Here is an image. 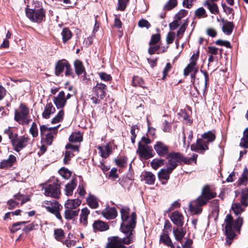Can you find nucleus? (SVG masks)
I'll return each instance as SVG.
<instances>
[{"label": "nucleus", "instance_id": "nucleus-1", "mask_svg": "<svg viewBox=\"0 0 248 248\" xmlns=\"http://www.w3.org/2000/svg\"><path fill=\"white\" fill-rule=\"evenodd\" d=\"M120 212L122 220L121 230L125 236L123 238L117 236L109 237L106 248H126L124 244L129 245L135 240L134 228L136 224V213H130L128 207L122 208Z\"/></svg>", "mask_w": 248, "mask_h": 248}, {"label": "nucleus", "instance_id": "nucleus-2", "mask_svg": "<svg viewBox=\"0 0 248 248\" xmlns=\"http://www.w3.org/2000/svg\"><path fill=\"white\" fill-rule=\"evenodd\" d=\"M243 223V219L241 217H236L233 218L231 214H228L224 219V229L226 235V243L228 245L232 244L235 234V232H239Z\"/></svg>", "mask_w": 248, "mask_h": 248}, {"label": "nucleus", "instance_id": "nucleus-3", "mask_svg": "<svg viewBox=\"0 0 248 248\" xmlns=\"http://www.w3.org/2000/svg\"><path fill=\"white\" fill-rule=\"evenodd\" d=\"M216 196L217 193L211 190L209 186H205L202 188L201 195L190 203L189 208L191 212L195 214L201 213L202 207L206 204L209 200Z\"/></svg>", "mask_w": 248, "mask_h": 248}, {"label": "nucleus", "instance_id": "nucleus-4", "mask_svg": "<svg viewBox=\"0 0 248 248\" xmlns=\"http://www.w3.org/2000/svg\"><path fill=\"white\" fill-rule=\"evenodd\" d=\"M197 156V154H194L191 157L187 158L179 153H170L167 157L168 163L166 164V167L173 170L178 166L179 163L184 162L185 164H189L192 162H196Z\"/></svg>", "mask_w": 248, "mask_h": 248}, {"label": "nucleus", "instance_id": "nucleus-5", "mask_svg": "<svg viewBox=\"0 0 248 248\" xmlns=\"http://www.w3.org/2000/svg\"><path fill=\"white\" fill-rule=\"evenodd\" d=\"M202 139L197 140L196 144L191 145V149L192 151L202 153L208 149L209 143L213 142L216 139L215 134L212 131L204 133L202 135Z\"/></svg>", "mask_w": 248, "mask_h": 248}, {"label": "nucleus", "instance_id": "nucleus-6", "mask_svg": "<svg viewBox=\"0 0 248 248\" xmlns=\"http://www.w3.org/2000/svg\"><path fill=\"white\" fill-rule=\"evenodd\" d=\"M26 14L31 21L41 22L45 17V11L42 7L39 1H33L31 7L26 8Z\"/></svg>", "mask_w": 248, "mask_h": 248}, {"label": "nucleus", "instance_id": "nucleus-7", "mask_svg": "<svg viewBox=\"0 0 248 248\" xmlns=\"http://www.w3.org/2000/svg\"><path fill=\"white\" fill-rule=\"evenodd\" d=\"M248 188L244 189L241 193V203L234 202L232 204V209L236 217H240L239 216L245 210V208L248 205Z\"/></svg>", "mask_w": 248, "mask_h": 248}, {"label": "nucleus", "instance_id": "nucleus-8", "mask_svg": "<svg viewBox=\"0 0 248 248\" xmlns=\"http://www.w3.org/2000/svg\"><path fill=\"white\" fill-rule=\"evenodd\" d=\"M58 126L54 127H48L45 125L40 126V134L43 141L47 145H51L53 141L54 136L57 133Z\"/></svg>", "mask_w": 248, "mask_h": 248}, {"label": "nucleus", "instance_id": "nucleus-9", "mask_svg": "<svg viewBox=\"0 0 248 248\" xmlns=\"http://www.w3.org/2000/svg\"><path fill=\"white\" fill-rule=\"evenodd\" d=\"M42 206L45 208L47 211L54 214L58 219L61 220L62 219L60 211L62 210V206L59 204L58 202L55 201H46L43 202Z\"/></svg>", "mask_w": 248, "mask_h": 248}, {"label": "nucleus", "instance_id": "nucleus-10", "mask_svg": "<svg viewBox=\"0 0 248 248\" xmlns=\"http://www.w3.org/2000/svg\"><path fill=\"white\" fill-rule=\"evenodd\" d=\"M29 115V109L23 104H21L15 113V120L20 124H23L26 122V117Z\"/></svg>", "mask_w": 248, "mask_h": 248}, {"label": "nucleus", "instance_id": "nucleus-11", "mask_svg": "<svg viewBox=\"0 0 248 248\" xmlns=\"http://www.w3.org/2000/svg\"><path fill=\"white\" fill-rule=\"evenodd\" d=\"M137 153L142 160H146L154 156L152 147L148 145L139 143Z\"/></svg>", "mask_w": 248, "mask_h": 248}, {"label": "nucleus", "instance_id": "nucleus-12", "mask_svg": "<svg viewBox=\"0 0 248 248\" xmlns=\"http://www.w3.org/2000/svg\"><path fill=\"white\" fill-rule=\"evenodd\" d=\"M30 139L27 136H22L18 137V135L16 137L15 140L12 143L14 150L19 152L24 148L26 147L29 144Z\"/></svg>", "mask_w": 248, "mask_h": 248}, {"label": "nucleus", "instance_id": "nucleus-13", "mask_svg": "<svg viewBox=\"0 0 248 248\" xmlns=\"http://www.w3.org/2000/svg\"><path fill=\"white\" fill-rule=\"evenodd\" d=\"M44 194L48 197L59 199L61 191L60 186L56 184L47 185L43 187Z\"/></svg>", "mask_w": 248, "mask_h": 248}, {"label": "nucleus", "instance_id": "nucleus-14", "mask_svg": "<svg viewBox=\"0 0 248 248\" xmlns=\"http://www.w3.org/2000/svg\"><path fill=\"white\" fill-rule=\"evenodd\" d=\"M199 58V52L196 54H193L190 58V62L187 66L185 68L184 75L187 76L190 73L198 72V67L197 64V61Z\"/></svg>", "mask_w": 248, "mask_h": 248}, {"label": "nucleus", "instance_id": "nucleus-15", "mask_svg": "<svg viewBox=\"0 0 248 248\" xmlns=\"http://www.w3.org/2000/svg\"><path fill=\"white\" fill-rule=\"evenodd\" d=\"M154 149L160 156H165L169 153V147L161 141H157L154 145Z\"/></svg>", "mask_w": 248, "mask_h": 248}, {"label": "nucleus", "instance_id": "nucleus-16", "mask_svg": "<svg viewBox=\"0 0 248 248\" xmlns=\"http://www.w3.org/2000/svg\"><path fill=\"white\" fill-rule=\"evenodd\" d=\"M53 102L57 108H63L66 103L64 92L63 91L59 92L58 95L54 98Z\"/></svg>", "mask_w": 248, "mask_h": 248}, {"label": "nucleus", "instance_id": "nucleus-17", "mask_svg": "<svg viewBox=\"0 0 248 248\" xmlns=\"http://www.w3.org/2000/svg\"><path fill=\"white\" fill-rule=\"evenodd\" d=\"M106 89V85L102 83H97L96 85L93 88V91L98 98L102 99L105 97Z\"/></svg>", "mask_w": 248, "mask_h": 248}, {"label": "nucleus", "instance_id": "nucleus-18", "mask_svg": "<svg viewBox=\"0 0 248 248\" xmlns=\"http://www.w3.org/2000/svg\"><path fill=\"white\" fill-rule=\"evenodd\" d=\"M81 203V201L78 199H68L64 203V208L70 209L77 210L78 209V207L80 205Z\"/></svg>", "mask_w": 248, "mask_h": 248}, {"label": "nucleus", "instance_id": "nucleus-19", "mask_svg": "<svg viewBox=\"0 0 248 248\" xmlns=\"http://www.w3.org/2000/svg\"><path fill=\"white\" fill-rule=\"evenodd\" d=\"M102 215L108 219H112L117 216V211L114 207H107L102 212Z\"/></svg>", "mask_w": 248, "mask_h": 248}, {"label": "nucleus", "instance_id": "nucleus-20", "mask_svg": "<svg viewBox=\"0 0 248 248\" xmlns=\"http://www.w3.org/2000/svg\"><path fill=\"white\" fill-rule=\"evenodd\" d=\"M170 219L175 225L178 226L183 225V216L178 211H175L171 215Z\"/></svg>", "mask_w": 248, "mask_h": 248}, {"label": "nucleus", "instance_id": "nucleus-21", "mask_svg": "<svg viewBox=\"0 0 248 248\" xmlns=\"http://www.w3.org/2000/svg\"><path fill=\"white\" fill-rule=\"evenodd\" d=\"M68 62L65 60L58 61L55 65V74L57 76H59L66 68Z\"/></svg>", "mask_w": 248, "mask_h": 248}, {"label": "nucleus", "instance_id": "nucleus-22", "mask_svg": "<svg viewBox=\"0 0 248 248\" xmlns=\"http://www.w3.org/2000/svg\"><path fill=\"white\" fill-rule=\"evenodd\" d=\"M16 160V158L15 155H10L8 159L3 160L0 163V169L11 167Z\"/></svg>", "mask_w": 248, "mask_h": 248}, {"label": "nucleus", "instance_id": "nucleus-23", "mask_svg": "<svg viewBox=\"0 0 248 248\" xmlns=\"http://www.w3.org/2000/svg\"><path fill=\"white\" fill-rule=\"evenodd\" d=\"M55 111V108L53 107L52 103H47L46 105L44 110L43 112L42 116L44 118L48 119L50 115Z\"/></svg>", "mask_w": 248, "mask_h": 248}, {"label": "nucleus", "instance_id": "nucleus-24", "mask_svg": "<svg viewBox=\"0 0 248 248\" xmlns=\"http://www.w3.org/2000/svg\"><path fill=\"white\" fill-rule=\"evenodd\" d=\"M98 149L99 150L101 156L103 158H107L111 153V145L110 143H108L105 146H99Z\"/></svg>", "mask_w": 248, "mask_h": 248}, {"label": "nucleus", "instance_id": "nucleus-25", "mask_svg": "<svg viewBox=\"0 0 248 248\" xmlns=\"http://www.w3.org/2000/svg\"><path fill=\"white\" fill-rule=\"evenodd\" d=\"M203 6L207 7L212 14L214 15H217L218 14L219 9L217 5L215 3V2L206 0L203 3Z\"/></svg>", "mask_w": 248, "mask_h": 248}, {"label": "nucleus", "instance_id": "nucleus-26", "mask_svg": "<svg viewBox=\"0 0 248 248\" xmlns=\"http://www.w3.org/2000/svg\"><path fill=\"white\" fill-rule=\"evenodd\" d=\"M86 202L88 206L92 209H96L99 206L97 198L91 194L86 198Z\"/></svg>", "mask_w": 248, "mask_h": 248}, {"label": "nucleus", "instance_id": "nucleus-27", "mask_svg": "<svg viewBox=\"0 0 248 248\" xmlns=\"http://www.w3.org/2000/svg\"><path fill=\"white\" fill-rule=\"evenodd\" d=\"M142 179L149 185H153L155 180V175L151 172L145 171L142 173Z\"/></svg>", "mask_w": 248, "mask_h": 248}, {"label": "nucleus", "instance_id": "nucleus-28", "mask_svg": "<svg viewBox=\"0 0 248 248\" xmlns=\"http://www.w3.org/2000/svg\"><path fill=\"white\" fill-rule=\"evenodd\" d=\"M79 212V209L77 210L65 208L64 217L67 220H72L77 217Z\"/></svg>", "mask_w": 248, "mask_h": 248}, {"label": "nucleus", "instance_id": "nucleus-29", "mask_svg": "<svg viewBox=\"0 0 248 248\" xmlns=\"http://www.w3.org/2000/svg\"><path fill=\"white\" fill-rule=\"evenodd\" d=\"M77 185V181L75 179H73L69 183L66 184L65 188V194L68 196L72 195Z\"/></svg>", "mask_w": 248, "mask_h": 248}, {"label": "nucleus", "instance_id": "nucleus-30", "mask_svg": "<svg viewBox=\"0 0 248 248\" xmlns=\"http://www.w3.org/2000/svg\"><path fill=\"white\" fill-rule=\"evenodd\" d=\"M172 171V170L168 167H166V169H161L158 173L159 179L168 181L170 178V174Z\"/></svg>", "mask_w": 248, "mask_h": 248}, {"label": "nucleus", "instance_id": "nucleus-31", "mask_svg": "<svg viewBox=\"0 0 248 248\" xmlns=\"http://www.w3.org/2000/svg\"><path fill=\"white\" fill-rule=\"evenodd\" d=\"M93 227L94 230L100 231H105L108 229V225L105 222L100 220L95 221L93 224Z\"/></svg>", "mask_w": 248, "mask_h": 248}, {"label": "nucleus", "instance_id": "nucleus-32", "mask_svg": "<svg viewBox=\"0 0 248 248\" xmlns=\"http://www.w3.org/2000/svg\"><path fill=\"white\" fill-rule=\"evenodd\" d=\"M90 213V211L87 207L83 208L81 210L80 221L84 225L87 224L88 216Z\"/></svg>", "mask_w": 248, "mask_h": 248}, {"label": "nucleus", "instance_id": "nucleus-33", "mask_svg": "<svg viewBox=\"0 0 248 248\" xmlns=\"http://www.w3.org/2000/svg\"><path fill=\"white\" fill-rule=\"evenodd\" d=\"M233 28L234 25L232 22L226 21L224 23L222 29L225 34L230 35L232 33Z\"/></svg>", "mask_w": 248, "mask_h": 248}, {"label": "nucleus", "instance_id": "nucleus-34", "mask_svg": "<svg viewBox=\"0 0 248 248\" xmlns=\"http://www.w3.org/2000/svg\"><path fill=\"white\" fill-rule=\"evenodd\" d=\"M239 145L244 148H248V128L244 131L243 136L240 140Z\"/></svg>", "mask_w": 248, "mask_h": 248}, {"label": "nucleus", "instance_id": "nucleus-35", "mask_svg": "<svg viewBox=\"0 0 248 248\" xmlns=\"http://www.w3.org/2000/svg\"><path fill=\"white\" fill-rule=\"evenodd\" d=\"M173 233L177 241H180L185 235L186 232L183 228L178 229L174 228L173 229Z\"/></svg>", "mask_w": 248, "mask_h": 248}, {"label": "nucleus", "instance_id": "nucleus-36", "mask_svg": "<svg viewBox=\"0 0 248 248\" xmlns=\"http://www.w3.org/2000/svg\"><path fill=\"white\" fill-rule=\"evenodd\" d=\"M61 35L62 36V42L65 43L72 37V34L70 30L66 28L63 29Z\"/></svg>", "mask_w": 248, "mask_h": 248}, {"label": "nucleus", "instance_id": "nucleus-37", "mask_svg": "<svg viewBox=\"0 0 248 248\" xmlns=\"http://www.w3.org/2000/svg\"><path fill=\"white\" fill-rule=\"evenodd\" d=\"M74 67L76 74L79 75L85 72L84 67L82 62L79 60H76L74 62Z\"/></svg>", "mask_w": 248, "mask_h": 248}, {"label": "nucleus", "instance_id": "nucleus-38", "mask_svg": "<svg viewBox=\"0 0 248 248\" xmlns=\"http://www.w3.org/2000/svg\"><path fill=\"white\" fill-rule=\"evenodd\" d=\"M248 170L246 168L241 175V176L239 178L238 181V184L239 185H245L248 182Z\"/></svg>", "mask_w": 248, "mask_h": 248}, {"label": "nucleus", "instance_id": "nucleus-39", "mask_svg": "<svg viewBox=\"0 0 248 248\" xmlns=\"http://www.w3.org/2000/svg\"><path fill=\"white\" fill-rule=\"evenodd\" d=\"M195 16L198 18H203L206 17L208 15L206 10L203 7L197 9L194 13Z\"/></svg>", "mask_w": 248, "mask_h": 248}, {"label": "nucleus", "instance_id": "nucleus-40", "mask_svg": "<svg viewBox=\"0 0 248 248\" xmlns=\"http://www.w3.org/2000/svg\"><path fill=\"white\" fill-rule=\"evenodd\" d=\"M127 158L125 156H120L115 158L114 161L116 165L121 168L125 167L127 164Z\"/></svg>", "mask_w": 248, "mask_h": 248}, {"label": "nucleus", "instance_id": "nucleus-41", "mask_svg": "<svg viewBox=\"0 0 248 248\" xmlns=\"http://www.w3.org/2000/svg\"><path fill=\"white\" fill-rule=\"evenodd\" d=\"M132 84L133 86L137 87L139 86L142 88H145L144 82L143 79L138 76H135L133 78Z\"/></svg>", "mask_w": 248, "mask_h": 248}, {"label": "nucleus", "instance_id": "nucleus-42", "mask_svg": "<svg viewBox=\"0 0 248 248\" xmlns=\"http://www.w3.org/2000/svg\"><path fill=\"white\" fill-rule=\"evenodd\" d=\"M165 160L162 159H154L151 162V165L154 170L157 169L159 167L164 164Z\"/></svg>", "mask_w": 248, "mask_h": 248}, {"label": "nucleus", "instance_id": "nucleus-43", "mask_svg": "<svg viewBox=\"0 0 248 248\" xmlns=\"http://www.w3.org/2000/svg\"><path fill=\"white\" fill-rule=\"evenodd\" d=\"M69 141L73 142H80L82 140V136L79 132L72 133L69 138Z\"/></svg>", "mask_w": 248, "mask_h": 248}, {"label": "nucleus", "instance_id": "nucleus-44", "mask_svg": "<svg viewBox=\"0 0 248 248\" xmlns=\"http://www.w3.org/2000/svg\"><path fill=\"white\" fill-rule=\"evenodd\" d=\"M183 144L184 146H186L187 147H189L190 143L193 138V132L191 130H189L187 132V142L186 143V135L185 132H183Z\"/></svg>", "mask_w": 248, "mask_h": 248}, {"label": "nucleus", "instance_id": "nucleus-45", "mask_svg": "<svg viewBox=\"0 0 248 248\" xmlns=\"http://www.w3.org/2000/svg\"><path fill=\"white\" fill-rule=\"evenodd\" d=\"M14 199L18 202H20L21 205L23 204L24 203L29 201L30 200V199L27 197L20 193L15 195L14 196Z\"/></svg>", "mask_w": 248, "mask_h": 248}, {"label": "nucleus", "instance_id": "nucleus-46", "mask_svg": "<svg viewBox=\"0 0 248 248\" xmlns=\"http://www.w3.org/2000/svg\"><path fill=\"white\" fill-rule=\"evenodd\" d=\"M4 133L8 135L9 139L11 140L12 143L13 140H15L16 137L17 136V134H14L13 133L12 128L10 127L4 130Z\"/></svg>", "mask_w": 248, "mask_h": 248}, {"label": "nucleus", "instance_id": "nucleus-47", "mask_svg": "<svg viewBox=\"0 0 248 248\" xmlns=\"http://www.w3.org/2000/svg\"><path fill=\"white\" fill-rule=\"evenodd\" d=\"M177 4V0H170L164 5V9L165 10H170L174 8Z\"/></svg>", "mask_w": 248, "mask_h": 248}, {"label": "nucleus", "instance_id": "nucleus-48", "mask_svg": "<svg viewBox=\"0 0 248 248\" xmlns=\"http://www.w3.org/2000/svg\"><path fill=\"white\" fill-rule=\"evenodd\" d=\"M30 133L32 135L33 138L37 137L38 135V130L37 128V126L35 122H33L30 129H29Z\"/></svg>", "mask_w": 248, "mask_h": 248}, {"label": "nucleus", "instance_id": "nucleus-49", "mask_svg": "<svg viewBox=\"0 0 248 248\" xmlns=\"http://www.w3.org/2000/svg\"><path fill=\"white\" fill-rule=\"evenodd\" d=\"M59 172L60 174L65 179H69L71 175V172L65 168L61 169Z\"/></svg>", "mask_w": 248, "mask_h": 248}, {"label": "nucleus", "instance_id": "nucleus-50", "mask_svg": "<svg viewBox=\"0 0 248 248\" xmlns=\"http://www.w3.org/2000/svg\"><path fill=\"white\" fill-rule=\"evenodd\" d=\"M64 115V111L63 110L59 111L57 115L52 120V124H57L62 121Z\"/></svg>", "mask_w": 248, "mask_h": 248}, {"label": "nucleus", "instance_id": "nucleus-51", "mask_svg": "<svg viewBox=\"0 0 248 248\" xmlns=\"http://www.w3.org/2000/svg\"><path fill=\"white\" fill-rule=\"evenodd\" d=\"M64 115V111L63 110L59 111L57 115L52 120V124H57L62 121Z\"/></svg>", "mask_w": 248, "mask_h": 248}, {"label": "nucleus", "instance_id": "nucleus-52", "mask_svg": "<svg viewBox=\"0 0 248 248\" xmlns=\"http://www.w3.org/2000/svg\"><path fill=\"white\" fill-rule=\"evenodd\" d=\"M27 222V221H21V222H16L15 223H14L11 228V232L13 233H14V232H17L18 230H19L20 229V226L21 225H24Z\"/></svg>", "mask_w": 248, "mask_h": 248}, {"label": "nucleus", "instance_id": "nucleus-53", "mask_svg": "<svg viewBox=\"0 0 248 248\" xmlns=\"http://www.w3.org/2000/svg\"><path fill=\"white\" fill-rule=\"evenodd\" d=\"M175 33L174 32L170 31L169 32L166 36V40L167 42V44L169 45L171 44L174 40L175 38Z\"/></svg>", "mask_w": 248, "mask_h": 248}, {"label": "nucleus", "instance_id": "nucleus-54", "mask_svg": "<svg viewBox=\"0 0 248 248\" xmlns=\"http://www.w3.org/2000/svg\"><path fill=\"white\" fill-rule=\"evenodd\" d=\"M188 12L187 10L185 9H181L179 12L175 15V18L178 20H180L182 18L185 17L187 15Z\"/></svg>", "mask_w": 248, "mask_h": 248}, {"label": "nucleus", "instance_id": "nucleus-55", "mask_svg": "<svg viewBox=\"0 0 248 248\" xmlns=\"http://www.w3.org/2000/svg\"><path fill=\"white\" fill-rule=\"evenodd\" d=\"M215 44L218 46H224L227 48H231V45L230 42L225 40H222L221 39H218L215 42Z\"/></svg>", "mask_w": 248, "mask_h": 248}, {"label": "nucleus", "instance_id": "nucleus-56", "mask_svg": "<svg viewBox=\"0 0 248 248\" xmlns=\"http://www.w3.org/2000/svg\"><path fill=\"white\" fill-rule=\"evenodd\" d=\"M73 154L71 151H66L64 154V157L63 158V162L65 164H68L69 163V161L71 158L73 156Z\"/></svg>", "mask_w": 248, "mask_h": 248}, {"label": "nucleus", "instance_id": "nucleus-57", "mask_svg": "<svg viewBox=\"0 0 248 248\" xmlns=\"http://www.w3.org/2000/svg\"><path fill=\"white\" fill-rule=\"evenodd\" d=\"M54 235L55 238L58 240H60L64 237V232L62 229H57L55 230Z\"/></svg>", "mask_w": 248, "mask_h": 248}, {"label": "nucleus", "instance_id": "nucleus-58", "mask_svg": "<svg viewBox=\"0 0 248 248\" xmlns=\"http://www.w3.org/2000/svg\"><path fill=\"white\" fill-rule=\"evenodd\" d=\"M128 0H118V10L124 11L126 7Z\"/></svg>", "mask_w": 248, "mask_h": 248}, {"label": "nucleus", "instance_id": "nucleus-59", "mask_svg": "<svg viewBox=\"0 0 248 248\" xmlns=\"http://www.w3.org/2000/svg\"><path fill=\"white\" fill-rule=\"evenodd\" d=\"M150 47L148 49V52L150 54H154L160 48V46L157 44H149Z\"/></svg>", "mask_w": 248, "mask_h": 248}, {"label": "nucleus", "instance_id": "nucleus-60", "mask_svg": "<svg viewBox=\"0 0 248 248\" xmlns=\"http://www.w3.org/2000/svg\"><path fill=\"white\" fill-rule=\"evenodd\" d=\"M161 36L159 34L152 35L149 44H157L160 41Z\"/></svg>", "mask_w": 248, "mask_h": 248}, {"label": "nucleus", "instance_id": "nucleus-61", "mask_svg": "<svg viewBox=\"0 0 248 248\" xmlns=\"http://www.w3.org/2000/svg\"><path fill=\"white\" fill-rule=\"evenodd\" d=\"M19 203V202H18L16 200H15L14 198L9 200L7 202V204L8 205V208L9 209H12L15 207H16Z\"/></svg>", "mask_w": 248, "mask_h": 248}, {"label": "nucleus", "instance_id": "nucleus-62", "mask_svg": "<svg viewBox=\"0 0 248 248\" xmlns=\"http://www.w3.org/2000/svg\"><path fill=\"white\" fill-rule=\"evenodd\" d=\"M101 80L108 81L111 79V77L110 75L107 74L104 72H100L98 73Z\"/></svg>", "mask_w": 248, "mask_h": 248}, {"label": "nucleus", "instance_id": "nucleus-63", "mask_svg": "<svg viewBox=\"0 0 248 248\" xmlns=\"http://www.w3.org/2000/svg\"><path fill=\"white\" fill-rule=\"evenodd\" d=\"M186 29V26L185 24H182L177 32V37L178 39H181L183 36V34L185 32Z\"/></svg>", "mask_w": 248, "mask_h": 248}, {"label": "nucleus", "instance_id": "nucleus-64", "mask_svg": "<svg viewBox=\"0 0 248 248\" xmlns=\"http://www.w3.org/2000/svg\"><path fill=\"white\" fill-rule=\"evenodd\" d=\"M206 33L212 37H215L217 35V31L213 28H209L206 30Z\"/></svg>", "mask_w": 248, "mask_h": 248}]
</instances>
